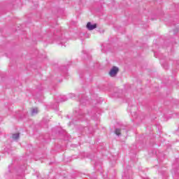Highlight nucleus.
<instances>
[{
	"label": "nucleus",
	"instance_id": "obj_1",
	"mask_svg": "<svg viewBox=\"0 0 179 179\" xmlns=\"http://www.w3.org/2000/svg\"><path fill=\"white\" fill-rule=\"evenodd\" d=\"M120 72V69L117 66H113L109 71V75L111 76V78H114V76H117V73Z\"/></svg>",
	"mask_w": 179,
	"mask_h": 179
},
{
	"label": "nucleus",
	"instance_id": "obj_2",
	"mask_svg": "<svg viewBox=\"0 0 179 179\" xmlns=\"http://www.w3.org/2000/svg\"><path fill=\"white\" fill-rule=\"evenodd\" d=\"M86 27L88 30H94L97 27V24H92V22H87Z\"/></svg>",
	"mask_w": 179,
	"mask_h": 179
},
{
	"label": "nucleus",
	"instance_id": "obj_3",
	"mask_svg": "<svg viewBox=\"0 0 179 179\" xmlns=\"http://www.w3.org/2000/svg\"><path fill=\"white\" fill-rule=\"evenodd\" d=\"M38 113V109L37 108H33L31 110V115H34L35 114H37Z\"/></svg>",
	"mask_w": 179,
	"mask_h": 179
},
{
	"label": "nucleus",
	"instance_id": "obj_4",
	"mask_svg": "<svg viewBox=\"0 0 179 179\" xmlns=\"http://www.w3.org/2000/svg\"><path fill=\"white\" fill-rule=\"evenodd\" d=\"M115 134L116 135H121V129H116L115 130Z\"/></svg>",
	"mask_w": 179,
	"mask_h": 179
},
{
	"label": "nucleus",
	"instance_id": "obj_5",
	"mask_svg": "<svg viewBox=\"0 0 179 179\" xmlns=\"http://www.w3.org/2000/svg\"><path fill=\"white\" fill-rule=\"evenodd\" d=\"M19 138H20L19 135L13 136V139H14V141H17V139H19Z\"/></svg>",
	"mask_w": 179,
	"mask_h": 179
},
{
	"label": "nucleus",
	"instance_id": "obj_6",
	"mask_svg": "<svg viewBox=\"0 0 179 179\" xmlns=\"http://www.w3.org/2000/svg\"><path fill=\"white\" fill-rule=\"evenodd\" d=\"M14 135H19V134H14Z\"/></svg>",
	"mask_w": 179,
	"mask_h": 179
}]
</instances>
